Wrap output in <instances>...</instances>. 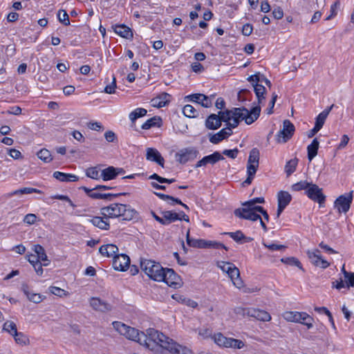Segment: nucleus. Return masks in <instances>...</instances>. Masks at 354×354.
<instances>
[{"mask_svg":"<svg viewBox=\"0 0 354 354\" xmlns=\"http://www.w3.org/2000/svg\"><path fill=\"white\" fill-rule=\"evenodd\" d=\"M112 324L119 333L152 351L160 347L169 352L178 353V349L180 348V344L154 328H148L145 333L120 322H113Z\"/></svg>","mask_w":354,"mask_h":354,"instance_id":"obj_1","label":"nucleus"},{"mask_svg":"<svg viewBox=\"0 0 354 354\" xmlns=\"http://www.w3.org/2000/svg\"><path fill=\"white\" fill-rule=\"evenodd\" d=\"M261 113V107L259 105L254 106L250 110L245 107L233 108L231 110L220 111L218 114H210L205 120V127L208 129H217L222 124V122L228 123L234 118H241L247 124H251L256 121Z\"/></svg>","mask_w":354,"mask_h":354,"instance_id":"obj_2","label":"nucleus"},{"mask_svg":"<svg viewBox=\"0 0 354 354\" xmlns=\"http://www.w3.org/2000/svg\"><path fill=\"white\" fill-rule=\"evenodd\" d=\"M100 213L109 218L122 217V220L131 221L134 218L136 211L124 204L112 203L109 206L102 207Z\"/></svg>","mask_w":354,"mask_h":354,"instance_id":"obj_3","label":"nucleus"},{"mask_svg":"<svg viewBox=\"0 0 354 354\" xmlns=\"http://www.w3.org/2000/svg\"><path fill=\"white\" fill-rule=\"evenodd\" d=\"M140 268L150 279L156 281L162 280V277L165 268L159 263L149 259H141Z\"/></svg>","mask_w":354,"mask_h":354,"instance_id":"obj_4","label":"nucleus"},{"mask_svg":"<svg viewBox=\"0 0 354 354\" xmlns=\"http://www.w3.org/2000/svg\"><path fill=\"white\" fill-rule=\"evenodd\" d=\"M217 266L227 274L236 288L239 289L243 288V281L240 277V271L234 264L228 261H218Z\"/></svg>","mask_w":354,"mask_h":354,"instance_id":"obj_5","label":"nucleus"},{"mask_svg":"<svg viewBox=\"0 0 354 354\" xmlns=\"http://www.w3.org/2000/svg\"><path fill=\"white\" fill-rule=\"evenodd\" d=\"M259 164V151L257 148H253L250 152L247 163V178L243 181V185H250Z\"/></svg>","mask_w":354,"mask_h":354,"instance_id":"obj_6","label":"nucleus"},{"mask_svg":"<svg viewBox=\"0 0 354 354\" xmlns=\"http://www.w3.org/2000/svg\"><path fill=\"white\" fill-rule=\"evenodd\" d=\"M187 243L189 246L196 248H223L228 250L227 247L220 242L214 241H207L205 239H194L189 236V230L187 232L186 235Z\"/></svg>","mask_w":354,"mask_h":354,"instance_id":"obj_7","label":"nucleus"},{"mask_svg":"<svg viewBox=\"0 0 354 354\" xmlns=\"http://www.w3.org/2000/svg\"><path fill=\"white\" fill-rule=\"evenodd\" d=\"M283 317L288 322L306 325L308 329L311 328L313 326L314 319L304 312L287 311L283 313Z\"/></svg>","mask_w":354,"mask_h":354,"instance_id":"obj_8","label":"nucleus"},{"mask_svg":"<svg viewBox=\"0 0 354 354\" xmlns=\"http://www.w3.org/2000/svg\"><path fill=\"white\" fill-rule=\"evenodd\" d=\"M241 120H242L241 118H234L233 120L230 122L228 121V123L226 124V128L221 129L215 134L209 133V141L213 144H218L223 140L227 138L232 135V129L236 127Z\"/></svg>","mask_w":354,"mask_h":354,"instance_id":"obj_9","label":"nucleus"},{"mask_svg":"<svg viewBox=\"0 0 354 354\" xmlns=\"http://www.w3.org/2000/svg\"><path fill=\"white\" fill-rule=\"evenodd\" d=\"M212 339L214 342L219 346L225 348H242L244 347L245 344L242 340L234 339L231 337H225L222 333H218L215 334Z\"/></svg>","mask_w":354,"mask_h":354,"instance_id":"obj_10","label":"nucleus"},{"mask_svg":"<svg viewBox=\"0 0 354 354\" xmlns=\"http://www.w3.org/2000/svg\"><path fill=\"white\" fill-rule=\"evenodd\" d=\"M306 194L314 202L317 203L319 207H323L326 201V196L323 194L322 189L316 184L311 183L306 189Z\"/></svg>","mask_w":354,"mask_h":354,"instance_id":"obj_11","label":"nucleus"},{"mask_svg":"<svg viewBox=\"0 0 354 354\" xmlns=\"http://www.w3.org/2000/svg\"><path fill=\"white\" fill-rule=\"evenodd\" d=\"M294 124L288 120H285L283 122V128L277 135V141L279 143H285L289 140L295 132Z\"/></svg>","mask_w":354,"mask_h":354,"instance_id":"obj_12","label":"nucleus"},{"mask_svg":"<svg viewBox=\"0 0 354 354\" xmlns=\"http://www.w3.org/2000/svg\"><path fill=\"white\" fill-rule=\"evenodd\" d=\"M353 201V192L340 195L335 201V207L337 209L339 213H346Z\"/></svg>","mask_w":354,"mask_h":354,"instance_id":"obj_13","label":"nucleus"},{"mask_svg":"<svg viewBox=\"0 0 354 354\" xmlns=\"http://www.w3.org/2000/svg\"><path fill=\"white\" fill-rule=\"evenodd\" d=\"M199 151L194 147H187L182 149L176 153V160L180 164H185L196 158Z\"/></svg>","mask_w":354,"mask_h":354,"instance_id":"obj_14","label":"nucleus"},{"mask_svg":"<svg viewBox=\"0 0 354 354\" xmlns=\"http://www.w3.org/2000/svg\"><path fill=\"white\" fill-rule=\"evenodd\" d=\"M162 278L163 279L161 281H164L170 287L177 288L180 286V277L172 269H164Z\"/></svg>","mask_w":354,"mask_h":354,"instance_id":"obj_15","label":"nucleus"},{"mask_svg":"<svg viewBox=\"0 0 354 354\" xmlns=\"http://www.w3.org/2000/svg\"><path fill=\"white\" fill-rule=\"evenodd\" d=\"M235 216L252 221H257L260 218V215L248 207H239L234 211Z\"/></svg>","mask_w":354,"mask_h":354,"instance_id":"obj_16","label":"nucleus"},{"mask_svg":"<svg viewBox=\"0 0 354 354\" xmlns=\"http://www.w3.org/2000/svg\"><path fill=\"white\" fill-rule=\"evenodd\" d=\"M130 259L124 254L115 255L113 260V268L115 270L124 271L129 267Z\"/></svg>","mask_w":354,"mask_h":354,"instance_id":"obj_17","label":"nucleus"},{"mask_svg":"<svg viewBox=\"0 0 354 354\" xmlns=\"http://www.w3.org/2000/svg\"><path fill=\"white\" fill-rule=\"evenodd\" d=\"M320 251L319 250H315L314 251H308L307 254L310 262L315 266L320 267L322 268H326L329 266V263L323 259L321 257Z\"/></svg>","mask_w":354,"mask_h":354,"instance_id":"obj_18","label":"nucleus"},{"mask_svg":"<svg viewBox=\"0 0 354 354\" xmlns=\"http://www.w3.org/2000/svg\"><path fill=\"white\" fill-rule=\"evenodd\" d=\"M224 157L218 151H215L213 153L204 156L201 160L198 161L195 165V168L205 167L207 164L214 165L219 160H223Z\"/></svg>","mask_w":354,"mask_h":354,"instance_id":"obj_19","label":"nucleus"},{"mask_svg":"<svg viewBox=\"0 0 354 354\" xmlns=\"http://www.w3.org/2000/svg\"><path fill=\"white\" fill-rule=\"evenodd\" d=\"M146 158L148 160L156 162L162 167H164L165 160L160 153L154 148H147Z\"/></svg>","mask_w":354,"mask_h":354,"instance_id":"obj_20","label":"nucleus"},{"mask_svg":"<svg viewBox=\"0 0 354 354\" xmlns=\"http://www.w3.org/2000/svg\"><path fill=\"white\" fill-rule=\"evenodd\" d=\"M91 306L100 312H107L111 310V306L97 297H92L90 300Z\"/></svg>","mask_w":354,"mask_h":354,"instance_id":"obj_21","label":"nucleus"},{"mask_svg":"<svg viewBox=\"0 0 354 354\" xmlns=\"http://www.w3.org/2000/svg\"><path fill=\"white\" fill-rule=\"evenodd\" d=\"M109 218L107 216H94L91 220L90 222L95 227L104 230H107L109 229V222L108 221Z\"/></svg>","mask_w":354,"mask_h":354,"instance_id":"obj_22","label":"nucleus"},{"mask_svg":"<svg viewBox=\"0 0 354 354\" xmlns=\"http://www.w3.org/2000/svg\"><path fill=\"white\" fill-rule=\"evenodd\" d=\"M250 311V317H254L261 322H269L271 319V316L267 311L257 308H252Z\"/></svg>","mask_w":354,"mask_h":354,"instance_id":"obj_23","label":"nucleus"},{"mask_svg":"<svg viewBox=\"0 0 354 354\" xmlns=\"http://www.w3.org/2000/svg\"><path fill=\"white\" fill-rule=\"evenodd\" d=\"M225 234L230 236L234 241L239 243H249L253 239L250 237H247L241 230H237L234 232H225Z\"/></svg>","mask_w":354,"mask_h":354,"instance_id":"obj_24","label":"nucleus"},{"mask_svg":"<svg viewBox=\"0 0 354 354\" xmlns=\"http://www.w3.org/2000/svg\"><path fill=\"white\" fill-rule=\"evenodd\" d=\"M53 176L55 178L61 182H76L79 180L78 176L74 174H66L57 171H55Z\"/></svg>","mask_w":354,"mask_h":354,"instance_id":"obj_25","label":"nucleus"},{"mask_svg":"<svg viewBox=\"0 0 354 354\" xmlns=\"http://www.w3.org/2000/svg\"><path fill=\"white\" fill-rule=\"evenodd\" d=\"M99 252L103 256H106L107 257H113L117 255L116 253L118 252V248L115 245L113 244H107L102 245Z\"/></svg>","mask_w":354,"mask_h":354,"instance_id":"obj_26","label":"nucleus"},{"mask_svg":"<svg viewBox=\"0 0 354 354\" xmlns=\"http://www.w3.org/2000/svg\"><path fill=\"white\" fill-rule=\"evenodd\" d=\"M113 29L115 32L122 37L126 39H131L133 37L131 29L125 25H115Z\"/></svg>","mask_w":354,"mask_h":354,"instance_id":"obj_27","label":"nucleus"},{"mask_svg":"<svg viewBox=\"0 0 354 354\" xmlns=\"http://www.w3.org/2000/svg\"><path fill=\"white\" fill-rule=\"evenodd\" d=\"M333 106H334V104H332L330 106L327 107L317 116L315 124V126H316V128H319L320 129L322 128L326 119L327 118L329 113L330 112V111L332 110Z\"/></svg>","mask_w":354,"mask_h":354,"instance_id":"obj_28","label":"nucleus"},{"mask_svg":"<svg viewBox=\"0 0 354 354\" xmlns=\"http://www.w3.org/2000/svg\"><path fill=\"white\" fill-rule=\"evenodd\" d=\"M101 178L103 180H111L116 178V167L109 166L101 171Z\"/></svg>","mask_w":354,"mask_h":354,"instance_id":"obj_29","label":"nucleus"},{"mask_svg":"<svg viewBox=\"0 0 354 354\" xmlns=\"http://www.w3.org/2000/svg\"><path fill=\"white\" fill-rule=\"evenodd\" d=\"M292 200L291 195L286 191H280L277 194L278 205L286 207Z\"/></svg>","mask_w":354,"mask_h":354,"instance_id":"obj_30","label":"nucleus"},{"mask_svg":"<svg viewBox=\"0 0 354 354\" xmlns=\"http://www.w3.org/2000/svg\"><path fill=\"white\" fill-rule=\"evenodd\" d=\"M319 149V142L317 138H315L310 145L307 147L308 158L311 161L317 154Z\"/></svg>","mask_w":354,"mask_h":354,"instance_id":"obj_31","label":"nucleus"},{"mask_svg":"<svg viewBox=\"0 0 354 354\" xmlns=\"http://www.w3.org/2000/svg\"><path fill=\"white\" fill-rule=\"evenodd\" d=\"M162 124V120L158 116H154L149 120H147L145 123L142 125V129H149L154 127H160Z\"/></svg>","mask_w":354,"mask_h":354,"instance_id":"obj_32","label":"nucleus"},{"mask_svg":"<svg viewBox=\"0 0 354 354\" xmlns=\"http://www.w3.org/2000/svg\"><path fill=\"white\" fill-rule=\"evenodd\" d=\"M162 216H163L164 225L175 222L178 218L177 213L172 211H164L162 212Z\"/></svg>","mask_w":354,"mask_h":354,"instance_id":"obj_33","label":"nucleus"},{"mask_svg":"<svg viewBox=\"0 0 354 354\" xmlns=\"http://www.w3.org/2000/svg\"><path fill=\"white\" fill-rule=\"evenodd\" d=\"M342 272L344 274V281H346V288L349 289L351 287L354 288V272H348L345 269V265H343Z\"/></svg>","mask_w":354,"mask_h":354,"instance_id":"obj_34","label":"nucleus"},{"mask_svg":"<svg viewBox=\"0 0 354 354\" xmlns=\"http://www.w3.org/2000/svg\"><path fill=\"white\" fill-rule=\"evenodd\" d=\"M147 111L143 108H137L129 113V118L132 124H135L136 120L141 117L145 116Z\"/></svg>","mask_w":354,"mask_h":354,"instance_id":"obj_35","label":"nucleus"},{"mask_svg":"<svg viewBox=\"0 0 354 354\" xmlns=\"http://www.w3.org/2000/svg\"><path fill=\"white\" fill-rule=\"evenodd\" d=\"M28 288V287L27 286H23V291L28 299L35 304L40 303L42 301L41 296L39 294L30 292Z\"/></svg>","mask_w":354,"mask_h":354,"instance_id":"obj_36","label":"nucleus"},{"mask_svg":"<svg viewBox=\"0 0 354 354\" xmlns=\"http://www.w3.org/2000/svg\"><path fill=\"white\" fill-rule=\"evenodd\" d=\"M32 193H37L41 194L42 192L39 189L32 188V187H24L17 190L14 191L13 192L9 194V196H12L14 195L17 194H29Z\"/></svg>","mask_w":354,"mask_h":354,"instance_id":"obj_37","label":"nucleus"},{"mask_svg":"<svg viewBox=\"0 0 354 354\" xmlns=\"http://www.w3.org/2000/svg\"><path fill=\"white\" fill-rule=\"evenodd\" d=\"M34 251L37 254L36 256L39 261H48V257L45 252V250L41 245H35L34 246Z\"/></svg>","mask_w":354,"mask_h":354,"instance_id":"obj_38","label":"nucleus"},{"mask_svg":"<svg viewBox=\"0 0 354 354\" xmlns=\"http://www.w3.org/2000/svg\"><path fill=\"white\" fill-rule=\"evenodd\" d=\"M254 91L258 99V103L261 104L263 99H264V93L266 92L265 87L259 84H253Z\"/></svg>","mask_w":354,"mask_h":354,"instance_id":"obj_39","label":"nucleus"},{"mask_svg":"<svg viewBox=\"0 0 354 354\" xmlns=\"http://www.w3.org/2000/svg\"><path fill=\"white\" fill-rule=\"evenodd\" d=\"M297 163V158H293L287 162L285 167L287 176H290L295 171Z\"/></svg>","mask_w":354,"mask_h":354,"instance_id":"obj_40","label":"nucleus"},{"mask_svg":"<svg viewBox=\"0 0 354 354\" xmlns=\"http://www.w3.org/2000/svg\"><path fill=\"white\" fill-rule=\"evenodd\" d=\"M154 194L158 196L159 197L160 199L163 200V201H167V200H170L171 201V202L169 203V204L171 205H174V203H177V204H179L180 205H182V204L183 203H182V201L178 199V198H174L171 196H169V195H167V194H161V193H158V192H154Z\"/></svg>","mask_w":354,"mask_h":354,"instance_id":"obj_41","label":"nucleus"},{"mask_svg":"<svg viewBox=\"0 0 354 354\" xmlns=\"http://www.w3.org/2000/svg\"><path fill=\"white\" fill-rule=\"evenodd\" d=\"M86 175L88 178L95 180H97L101 177L100 174V169L98 168V167H88L86 170Z\"/></svg>","mask_w":354,"mask_h":354,"instance_id":"obj_42","label":"nucleus"},{"mask_svg":"<svg viewBox=\"0 0 354 354\" xmlns=\"http://www.w3.org/2000/svg\"><path fill=\"white\" fill-rule=\"evenodd\" d=\"M183 112L187 118H196L198 114L197 110L191 104L185 105L183 107Z\"/></svg>","mask_w":354,"mask_h":354,"instance_id":"obj_43","label":"nucleus"},{"mask_svg":"<svg viewBox=\"0 0 354 354\" xmlns=\"http://www.w3.org/2000/svg\"><path fill=\"white\" fill-rule=\"evenodd\" d=\"M37 155L39 159L45 162H50L53 160L50 151L46 149H41L39 152H37Z\"/></svg>","mask_w":354,"mask_h":354,"instance_id":"obj_44","label":"nucleus"},{"mask_svg":"<svg viewBox=\"0 0 354 354\" xmlns=\"http://www.w3.org/2000/svg\"><path fill=\"white\" fill-rule=\"evenodd\" d=\"M3 330L7 331L12 336L18 332L17 325L12 321H7L3 324Z\"/></svg>","mask_w":354,"mask_h":354,"instance_id":"obj_45","label":"nucleus"},{"mask_svg":"<svg viewBox=\"0 0 354 354\" xmlns=\"http://www.w3.org/2000/svg\"><path fill=\"white\" fill-rule=\"evenodd\" d=\"M310 184L311 183H308L306 180H301L300 182L293 184L292 185V190L295 192L305 190L306 192V189L309 188Z\"/></svg>","mask_w":354,"mask_h":354,"instance_id":"obj_46","label":"nucleus"},{"mask_svg":"<svg viewBox=\"0 0 354 354\" xmlns=\"http://www.w3.org/2000/svg\"><path fill=\"white\" fill-rule=\"evenodd\" d=\"M57 18L59 22L65 26L70 25L69 17L66 11L64 10H60L57 13Z\"/></svg>","mask_w":354,"mask_h":354,"instance_id":"obj_47","label":"nucleus"},{"mask_svg":"<svg viewBox=\"0 0 354 354\" xmlns=\"http://www.w3.org/2000/svg\"><path fill=\"white\" fill-rule=\"evenodd\" d=\"M15 341L16 343L21 345H26L29 342V339L22 333L17 332L14 335Z\"/></svg>","mask_w":354,"mask_h":354,"instance_id":"obj_48","label":"nucleus"},{"mask_svg":"<svg viewBox=\"0 0 354 354\" xmlns=\"http://www.w3.org/2000/svg\"><path fill=\"white\" fill-rule=\"evenodd\" d=\"M252 94L251 91L248 89H242L238 93V100L240 102H244L246 100H250V97Z\"/></svg>","mask_w":354,"mask_h":354,"instance_id":"obj_49","label":"nucleus"},{"mask_svg":"<svg viewBox=\"0 0 354 354\" xmlns=\"http://www.w3.org/2000/svg\"><path fill=\"white\" fill-rule=\"evenodd\" d=\"M281 261L288 265H292L298 267L299 269L304 270L301 263L300 261L295 257H288L286 259H281Z\"/></svg>","mask_w":354,"mask_h":354,"instance_id":"obj_50","label":"nucleus"},{"mask_svg":"<svg viewBox=\"0 0 354 354\" xmlns=\"http://www.w3.org/2000/svg\"><path fill=\"white\" fill-rule=\"evenodd\" d=\"M252 309V308H243V307H236L235 309H234V313L237 315H241L243 317L248 316V317H250L251 316V310Z\"/></svg>","mask_w":354,"mask_h":354,"instance_id":"obj_51","label":"nucleus"},{"mask_svg":"<svg viewBox=\"0 0 354 354\" xmlns=\"http://www.w3.org/2000/svg\"><path fill=\"white\" fill-rule=\"evenodd\" d=\"M149 179L156 180L160 183L171 184V183H172L176 181V180L174 178H171V179L165 178L160 176L157 174H153L151 175L149 177Z\"/></svg>","mask_w":354,"mask_h":354,"instance_id":"obj_52","label":"nucleus"},{"mask_svg":"<svg viewBox=\"0 0 354 354\" xmlns=\"http://www.w3.org/2000/svg\"><path fill=\"white\" fill-rule=\"evenodd\" d=\"M186 97L189 98L190 101L197 102L201 105L202 100L205 98V95L196 93L188 95Z\"/></svg>","mask_w":354,"mask_h":354,"instance_id":"obj_53","label":"nucleus"},{"mask_svg":"<svg viewBox=\"0 0 354 354\" xmlns=\"http://www.w3.org/2000/svg\"><path fill=\"white\" fill-rule=\"evenodd\" d=\"M263 245L271 251L285 250L286 246L283 245H278L275 243L268 244L263 243Z\"/></svg>","mask_w":354,"mask_h":354,"instance_id":"obj_54","label":"nucleus"},{"mask_svg":"<svg viewBox=\"0 0 354 354\" xmlns=\"http://www.w3.org/2000/svg\"><path fill=\"white\" fill-rule=\"evenodd\" d=\"M87 127L94 131H100L103 130V127L100 122H89L87 123Z\"/></svg>","mask_w":354,"mask_h":354,"instance_id":"obj_55","label":"nucleus"},{"mask_svg":"<svg viewBox=\"0 0 354 354\" xmlns=\"http://www.w3.org/2000/svg\"><path fill=\"white\" fill-rule=\"evenodd\" d=\"M239 153L238 149L235 148L234 149H225L223 151V154L227 156L229 158L234 159L236 158Z\"/></svg>","mask_w":354,"mask_h":354,"instance_id":"obj_56","label":"nucleus"},{"mask_svg":"<svg viewBox=\"0 0 354 354\" xmlns=\"http://www.w3.org/2000/svg\"><path fill=\"white\" fill-rule=\"evenodd\" d=\"M170 97H171L170 95H169L168 93H162L158 96H157L156 97H157V99L158 100L160 101L161 104L162 103H164V106H165L166 104H167L169 102Z\"/></svg>","mask_w":354,"mask_h":354,"instance_id":"obj_57","label":"nucleus"},{"mask_svg":"<svg viewBox=\"0 0 354 354\" xmlns=\"http://www.w3.org/2000/svg\"><path fill=\"white\" fill-rule=\"evenodd\" d=\"M115 88H116V81H115V77L113 76V81H112L111 84H109V85H107V86L104 88V91L106 93L111 94V93H115Z\"/></svg>","mask_w":354,"mask_h":354,"instance_id":"obj_58","label":"nucleus"},{"mask_svg":"<svg viewBox=\"0 0 354 354\" xmlns=\"http://www.w3.org/2000/svg\"><path fill=\"white\" fill-rule=\"evenodd\" d=\"M242 206L245 207L250 208L252 210L254 211L255 212H258L255 208L257 207H262L261 206L256 205V203H254V199H251L248 201H246L243 203H242Z\"/></svg>","mask_w":354,"mask_h":354,"instance_id":"obj_59","label":"nucleus"},{"mask_svg":"<svg viewBox=\"0 0 354 354\" xmlns=\"http://www.w3.org/2000/svg\"><path fill=\"white\" fill-rule=\"evenodd\" d=\"M253 30V26L250 24H245L242 28V33L245 36H250Z\"/></svg>","mask_w":354,"mask_h":354,"instance_id":"obj_60","label":"nucleus"},{"mask_svg":"<svg viewBox=\"0 0 354 354\" xmlns=\"http://www.w3.org/2000/svg\"><path fill=\"white\" fill-rule=\"evenodd\" d=\"M27 260L28 262L32 265L34 268H36V266L39 264V261L38 260V258L35 254H28L26 256Z\"/></svg>","mask_w":354,"mask_h":354,"instance_id":"obj_61","label":"nucleus"},{"mask_svg":"<svg viewBox=\"0 0 354 354\" xmlns=\"http://www.w3.org/2000/svg\"><path fill=\"white\" fill-rule=\"evenodd\" d=\"M50 291L52 294L59 297H62V295L66 294V291L64 290L55 286L50 287Z\"/></svg>","mask_w":354,"mask_h":354,"instance_id":"obj_62","label":"nucleus"},{"mask_svg":"<svg viewBox=\"0 0 354 354\" xmlns=\"http://www.w3.org/2000/svg\"><path fill=\"white\" fill-rule=\"evenodd\" d=\"M104 138L109 142H113L117 139L115 133L112 131H106L104 133Z\"/></svg>","mask_w":354,"mask_h":354,"instance_id":"obj_63","label":"nucleus"},{"mask_svg":"<svg viewBox=\"0 0 354 354\" xmlns=\"http://www.w3.org/2000/svg\"><path fill=\"white\" fill-rule=\"evenodd\" d=\"M36 219H37V216L35 214H28L25 216V217L24 218V223H26L27 224L32 225V224L35 223V222L36 221Z\"/></svg>","mask_w":354,"mask_h":354,"instance_id":"obj_64","label":"nucleus"}]
</instances>
